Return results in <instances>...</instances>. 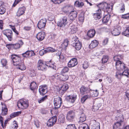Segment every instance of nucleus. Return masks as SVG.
Instances as JSON below:
<instances>
[{"instance_id":"obj_1","label":"nucleus","mask_w":129,"mask_h":129,"mask_svg":"<svg viewBox=\"0 0 129 129\" xmlns=\"http://www.w3.org/2000/svg\"><path fill=\"white\" fill-rule=\"evenodd\" d=\"M98 6L99 9L97 10L96 13L93 14V17L95 20H99L101 18V9H103L104 12L109 13L113 8L112 4H108L106 2L100 3Z\"/></svg>"},{"instance_id":"obj_2","label":"nucleus","mask_w":129,"mask_h":129,"mask_svg":"<svg viewBox=\"0 0 129 129\" xmlns=\"http://www.w3.org/2000/svg\"><path fill=\"white\" fill-rule=\"evenodd\" d=\"M53 64L51 63V61L49 62L45 63L43 60H40L38 62L37 68L38 70L42 71H45L47 69V66L52 67Z\"/></svg>"},{"instance_id":"obj_3","label":"nucleus","mask_w":129,"mask_h":129,"mask_svg":"<svg viewBox=\"0 0 129 129\" xmlns=\"http://www.w3.org/2000/svg\"><path fill=\"white\" fill-rule=\"evenodd\" d=\"M29 106L28 101L27 99H22L18 102L17 106L18 108L21 109H25Z\"/></svg>"},{"instance_id":"obj_4","label":"nucleus","mask_w":129,"mask_h":129,"mask_svg":"<svg viewBox=\"0 0 129 129\" xmlns=\"http://www.w3.org/2000/svg\"><path fill=\"white\" fill-rule=\"evenodd\" d=\"M123 71L122 73H120L119 71H117L116 73V77L118 79H120L122 76H127L129 74V71L128 68L126 67L123 70Z\"/></svg>"},{"instance_id":"obj_5","label":"nucleus","mask_w":129,"mask_h":129,"mask_svg":"<svg viewBox=\"0 0 129 129\" xmlns=\"http://www.w3.org/2000/svg\"><path fill=\"white\" fill-rule=\"evenodd\" d=\"M53 77L55 78L62 81H64L67 80L69 77L68 75L66 74L64 75V74H55L53 76Z\"/></svg>"},{"instance_id":"obj_6","label":"nucleus","mask_w":129,"mask_h":129,"mask_svg":"<svg viewBox=\"0 0 129 129\" xmlns=\"http://www.w3.org/2000/svg\"><path fill=\"white\" fill-rule=\"evenodd\" d=\"M121 27L119 25L114 26L111 30L112 35L114 36H118L120 34Z\"/></svg>"},{"instance_id":"obj_7","label":"nucleus","mask_w":129,"mask_h":129,"mask_svg":"<svg viewBox=\"0 0 129 129\" xmlns=\"http://www.w3.org/2000/svg\"><path fill=\"white\" fill-rule=\"evenodd\" d=\"M11 58L14 66H16L19 62L21 61L20 57L16 55H12Z\"/></svg>"},{"instance_id":"obj_8","label":"nucleus","mask_w":129,"mask_h":129,"mask_svg":"<svg viewBox=\"0 0 129 129\" xmlns=\"http://www.w3.org/2000/svg\"><path fill=\"white\" fill-rule=\"evenodd\" d=\"M67 18L65 16L63 17L57 23V26L60 27H64L67 23Z\"/></svg>"},{"instance_id":"obj_9","label":"nucleus","mask_w":129,"mask_h":129,"mask_svg":"<svg viewBox=\"0 0 129 129\" xmlns=\"http://www.w3.org/2000/svg\"><path fill=\"white\" fill-rule=\"evenodd\" d=\"M56 51L57 50L55 49L52 47H49L44 50L42 49L40 50L39 52V54L41 56H42L44 54L49 53L50 52L53 53L55 51L56 52Z\"/></svg>"},{"instance_id":"obj_10","label":"nucleus","mask_w":129,"mask_h":129,"mask_svg":"<svg viewBox=\"0 0 129 129\" xmlns=\"http://www.w3.org/2000/svg\"><path fill=\"white\" fill-rule=\"evenodd\" d=\"M75 116V111L73 110H71L69 111L66 116L67 119L69 121H72Z\"/></svg>"},{"instance_id":"obj_11","label":"nucleus","mask_w":129,"mask_h":129,"mask_svg":"<svg viewBox=\"0 0 129 129\" xmlns=\"http://www.w3.org/2000/svg\"><path fill=\"white\" fill-rule=\"evenodd\" d=\"M3 33L6 36L9 41H11L12 40L13 34L11 30L6 29L4 30L3 31Z\"/></svg>"},{"instance_id":"obj_12","label":"nucleus","mask_w":129,"mask_h":129,"mask_svg":"<svg viewBox=\"0 0 129 129\" xmlns=\"http://www.w3.org/2000/svg\"><path fill=\"white\" fill-rule=\"evenodd\" d=\"M115 67L117 70L119 71H123L126 67L125 64L120 61H118L115 62Z\"/></svg>"},{"instance_id":"obj_13","label":"nucleus","mask_w":129,"mask_h":129,"mask_svg":"<svg viewBox=\"0 0 129 129\" xmlns=\"http://www.w3.org/2000/svg\"><path fill=\"white\" fill-rule=\"evenodd\" d=\"M61 99L60 97L57 96L54 98V103L55 108H59L61 105Z\"/></svg>"},{"instance_id":"obj_14","label":"nucleus","mask_w":129,"mask_h":129,"mask_svg":"<svg viewBox=\"0 0 129 129\" xmlns=\"http://www.w3.org/2000/svg\"><path fill=\"white\" fill-rule=\"evenodd\" d=\"M80 91L81 94H89L92 92V90L88 87L82 86L80 88Z\"/></svg>"},{"instance_id":"obj_15","label":"nucleus","mask_w":129,"mask_h":129,"mask_svg":"<svg viewBox=\"0 0 129 129\" xmlns=\"http://www.w3.org/2000/svg\"><path fill=\"white\" fill-rule=\"evenodd\" d=\"M39 91L40 94L42 95L45 94L48 92L47 87L46 85H45L40 86Z\"/></svg>"},{"instance_id":"obj_16","label":"nucleus","mask_w":129,"mask_h":129,"mask_svg":"<svg viewBox=\"0 0 129 129\" xmlns=\"http://www.w3.org/2000/svg\"><path fill=\"white\" fill-rule=\"evenodd\" d=\"M77 95L75 94L69 95L67 96V100L69 102L74 103L77 98Z\"/></svg>"},{"instance_id":"obj_17","label":"nucleus","mask_w":129,"mask_h":129,"mask_svg":"<svg viewBox=\"0 0 129 129\" xmlns=\"http://www.w3.org/2000/svg\"><path fill=\"white\" fill-rule=\"evenodd\" d=\"M47 20L46 18L41 19L38 22L37 26L39 29L44 28L45 26Z\"/></svg>"},{"instance_id":"obj_18","label":"nucleus","mask_w":129,"mask_h":129,"mask_svg":"<svg viewBox=\"0 0 129 129\" xmlns=\"http://www.w3.org/2000/svg\"><path fill=\"white\" fill-rule=\"evenodd\" d=\"M23 44V43L22 41L20 40L18 41V43L14 44H8L7 45V46H11L14 49H17L19 48Z\"/></svg>"},{"instance_id":"obj_19","label":"nucleus","mask_w":129,"mask_h":129,"mask_svg":"<svg viewBox=\"0 0 129 129\" xmlns=\"http://www.w3.org/2000/svg\"><path fill=\"white\" fill-rule=\"evenodd\" d=\"M78 63L76 59L73 58L71 59L68 62V66L69 67L71 68L74 67L76 66Z\"/></svg>"},{"instance_id":"obj_20","label":"nucleus","mask_w":129,"mask_h":129,"mask_svg":"<svg viewBox=\"0 0 129 129\" xmlns=\"http://www.w3.org/2000/svg\"><path fill=\"white\" fill-rule=\"evenodd\" d=\"M35 55L34 51L32 50H28L22 54V55L24 57H29L33 56Z\"/></svg>"},{"instance_id":"obj_21","label":"nucleus","mask_w":129,"mask_h":129,"mask_svg":"<svg viewBox=\"0 0 129 129\" xmlns=\"http://www.w3.org/2000/svg\"><path fill=\"white\" fill-rule=\"evenodd\" d=\"M25 10V7L24 6L19 8L16 13L17 16L19 17L23 15L24 13Z\"/></svg>"},{"instance_id":"obj_22","label":"nucleus","mask_w":129,"mask_h":129,"mask_svg":"<svg viewBox=\"0 0 129 129\" xmlns=\"http://www.w3.org/2000/svg\"><path fill=\"white\" fill-rule=\"evenodd\" d=\"M92 122L93 123L91 126L92 129H100V124L99 122H96L95 120H92Z\"/></svg>"},{"instance_id":"obj_23","label":"nucleus","mask_w":129,"mask_h":129,"mask_svg":"<svg viewBox=\"0 0 129 129\" xmlns=\"http://www.w3.org/2000/svg\"><path fill=\"white\" fill-rule=\"evenodd\" d=\"M45 36V33L44 32H40L37 34L36 37L39 41H41L44 39Z\"/></svg>"},{"instance_id":"obj_24","label":"nucleus","mask_w":129,"mask_h":129,"mask_svg":"<svg viewBox=\"0 0 129 129\" xmlns=\"http://www.w3.org/2000/svg\"><path fill=\"white\" fill-rule=\"evenodd\" d=\"M77 42H74L73 44V45L74 47L76 49L79 50L81 48L82 44L79 41H76Z\"/></svg>"},{"instance_id":"obj_25","label":"nucleus","mask_w":129,"mask_h":129,"mask_svg":"<svg viewBox=\"0 0 129 129\" xmlns=\"http://www.w3.org/2000/svg\"><path fill=\"white\" fill-rule=\"evenodd\" d=\"M69 86L68 85L66 84H64L59 88V91L62 93H64L68 88Z\"/></svg>"},{"instance_id":"obj_26","label":"nucleus","mask_w":129,"mask_h":129,"mask_svg":"<svg viewBox=\"0 0 129 129\" xmlns=\"http://www.w3.org/2000/svg\"><path fill=\"white\" fill-rule=\"evenodd\" d=\"M77 13L75 11H71L69 14V18L71 20H73L76 18Z\"/></svg>"},{"instance_id":"obj_27","label":"nucleus","mask_w":129,"mask_h":129,"mask_svg":"<svg viewBox=\"0 0 129 129\" xmlns=\"http://www.w3.org/2000/svg\"><path fill=\"white\" fill-rule=\"evenodd\" d=\"M123 119L120 120L119 121H117L115 123L113 126V129H120L121 125V123L123 121Z\"/></svg>"},{"instance_id":"obj_28","label":"nucleus","mask_w":129,"mask_h":129,"mask_svg":"<svg viewBox=\"0 0 129 129\" xmlns=\"http://www.w3.org/2000/svg\"><path fill=\"white\" fill-rule=\"evenodd\" d=\"M17 69L20 70L22 71L25 70L26 69V67L24 64L23 63L19 62L17 66Z\"/></svg>"},{"instance_id":"obj_29","label":"nucleus","mask_w":129,"mask_h":129,"mask_svg":"<svg viewBox=\"0 0 129 129\" xmlns=\"http://www.w3.org/2000/svg\"><path fill=\"white\" fill-rule=\"evenodd\" d=\"M98 42L97 40H94L92 41L89 45V47L90 49L94 48L98 45Z\"/></svg>"},{"instance_id":"obj_30","label":"nucleus","mask_w":129,"mask_h":129,"mask_svg":"<svg viewBox=\"0 0 129 129\" xmlns=\"http://www.w3.org/2000/svg\"><path fill=\"white\" fill-rule=\"evenodd\" d=\"M1 114L2 115H6L8 113V110L6 105L5 104L4 106H2Z\"/></svg>"},{"instance_id":"obj_31","label":"nucleus","mask_w":129,"mask_h":129,"mask_svg":"<svg viewBox=\"0 0 129 129\" xmlns=\"http://www.w3.org/2000/svg\"><path fill=\"white\" fill-rule=\"evenodd\" d=\"M91 95L89 94H87L84 95L81 98V101L82 103H84L86 100L91 98Z\"/></svg>"},{"instance_id":"obj_32","label":"nucleus","mask_w":129,"mask_h":129,"mask_svg":"<svg viewBox=\"0 0 129 129\" xmlns=\"http://www.w3.org/2000/svg\"><path fill=\"white\" fill-rule=\"evenodd\" d=\"M86 117L85 114L83 113H82L80 115L78 123H80L84 122L86 120Z\"/></svg>"},{"instance_id":"obj_33","label":"nucleus","mask_w":129,"mask_h":129,"mask_svg":"<svg viewBox=\"0 0 129 129\" xmlns=\"http://www.w3.org/2000/svg\"><path fill=\"white\" fill-rule=\"evenodd\" d=\"M95 34V31L93 29H91L87 33V36L90 38L93 37Z\"/></svg>"},{"instance_id":"obj_34","label":"nucleus","mask_w":129,"mask_h":129,"mask_svg":"<svg viewBox=\"0 0 129 129\" xmlns=\"http://www.w3.org/2000/svg\"><path fill=\"white\" fill-rule=\"evenodd\" d=\"M74 5L75 6L79 8H82L84 5V3L83 2H80L78 1H76Z\"/></svg>"},{"instance_id":"obj_35","label":"nucleus","mask_w":129,"mask_h":129,"mask_svg":"<svg viewBox=\"0 0 129 129\" xmlns=\"http://www.w3.org/2000/svg\"><path fill=\"white\" fill-rule=\"evenodd\" d=\"M122 34L127 37H129V27H126L125 30L122 33Z\"/></svg>"},{"instance_id":"obj_36","label":"nucleus","mask_w":129,"mask_h":129,"mask_svg":"<svg viewBox=\"0 0 129 129\" xmlns=\"http://www.w3.org/2000/svg\"><path fill=\"white\" fill-rule=\"evenodd\" d=\"M101 106V104L100 103H98L96 105H94L92 107V110L93 111H97L99 109V108Z\"/></svg>"},{"instance_id":"obj_37","label":"nucleus","mask_w":129,"mask_h":129,"mask_svg":"<svg viewBox=\"0 0 129 129\" xmlns=\"http://www.w3.org/2000/svg\"><path fill=\"white\" fill-rule=\"evenodd\" d=\"M58 54V56H59V60L60 61L62 62H63L66 60L65 58V55L63 54H61L59 52Z\"/></svg>"},{"instance_id":"obj_38","label":"nucleus","mask_w":129,"mask_h":129,"mask_svg":"<svg viewBox=\"0 0 129 129\" xmlns=\"http://www.w3.org/2000/svg\"><path fill=\"white\" fill-rule=\"evenodd\" d=\"M30 86V89L32 90H34L37 87L36 83L34 82H33L31 83Z\"/></svg>"},{"instance_id":"obj_39","label":"nucleus","mask_w":129,"mask_h":129,"mask_svg":"<svg viewBox=\"0 0 129 129\" xmlns=\"http://www.w3.org/2000/svg\"><path fill=\"white\" fill-rule=\"evenodd\" d=\"M80 129H89L88 125L86 123H82L79 126Z\"/></svg>"},{"instance_id":"obj_40","label":"nucleus","mask_w":129,"mask_h":129,"mask_svg":"<svg viewBox=\"0 0 129 129\" xmlns=\"http://www.w3.org/2000/svg\"><path fill=\"white\" fill-rule=\"evenodd\" d=\"M68 44V41L67 39L65 40L61 44V47L62 48H64L66 47Z\"/></svg>"},{"instance_id":"obj_41","label":"nucleus","mask_w":129,"mask_h":129,"mask_svg":"<svg viewBox=\"0 0 129 129\" xmlns=\"http://www.w3.org/2000/svg\"><path fill=\"white\" fill-rule=\"evenodd\" d=\"M84 19V15L83 14H81L79 15V23L80 24H83Z\"/></svg>"},{"instance_id":"obj_42","label":"nucleus","mask_w":129,"mask_h":129,"mask_svg":"<svg viewBox=\"0 0 129 129\" xmlns=\"http://www.w3.org/2000/svg\"><path fill=\"white\" fill-rule=\"evenodd\" d=\"M110 16H104L103 19L102 21L104 23H106L109 21L110 19Z\"/></svg>"},{"instance_id":"obj_43","label":"nucleus","mask_w":129,"mask_h":129,"mask_svg":"<svg viewBox=\"0 0 129 129\" xmlns=\"http://www.w3.org/2000/svg\"><path fill=\"white\" fill-rule=\"evenodd\" d=\"M89 94L91 95V97H94L98 96L99 93L98 92V90H96L93 92L92 91V92H91V93H89Z\"/></svg>"},{"instance_id":"obj_44","label":"nucleus","mask_w":129,"mask_h":129,"mask_svg":"<svg viewBox=\"0 0 129 129\" xmlns=\"http://www.w3.org/2000/svg\"><path fill=\"white\" fill-rule=\"evenodd\" d=\"M21 113L20 111L14 112L12 113L10 115V117L11 118H13L16 116H18Z\"/></svg>"},{"instance_id":"obj_45","label":"nucleus","mask_w":129,"mask_h":129,"mask_svg":"<svg viewBox=\"0 0 129 129\" xmlns=\"http://www.w3.org/2000/svg\"><path fill=\"white\" fill-rule=\"evenodd\" d=\"M47 99V96L45 95L44 96L41 98L38 99V102L39 103H40L45 101Z\"/></svg>"},{"instance_id":"obj_46","label":"nucleus","mask_w":129,"mask_h":129,"mask_svg":"<svg viewBox=\"0 0 129 129\" xmlns=\"http://www.w3.org/2000/svg\"><path fill=\"white\" fill-rule=\"evenodd\" d=\"M65 129H77L74 124H70L67 125Z\"/></svg>"},{"instance_id":"obj_47","label":"nucleus","mask_w":129,"mask_h":129,"mask_svg":"<svg viewBox=\"0 0 129 129\" xmlns=\"http://www.w3.org/2000/svg\"><path fill=\"white\" fill-rule=\"evenodd\" d=\"M65 118L63 115L59 116L58 120L60 123H63L65 121Z\"/></svg>"},{"instance_id":"obj_48","label":"nucleus","mask_w":129,"mask_h":129,"mask_svg":"<svg viewBox=\"0 0 129 129\" xmlns=\"http://www.w3.org/2000/svg\"><path fill=\"white\" fill-rule=\"evenodd\" d=\"M122 59V58L121 56L118 55L115 56L113 57L114 60L116 61V62H117L118 61H120V60Z\"/></svg>"},{"instance_id":"obj_49","label":"nucleus","mask_w":129,"mask_h":129,"mask_svg":"<svg viewBox=\"0 0 129 129\" xmlns=\"http://www.w3.org/2000/svg\"><path fill=\"white\" fill-rule=\"evenodd\" d=\"M89 65V63L87 61H85L83 64V68L84 69H86L88 67Z\"/></svg>"},{"instance_id":"obj_50","label":"nucleus","mask_w":129,"mask_h":129,"mask_svg":"<svg viewBox=\"0 0 129 129\" xmlns=\"http://www.w3.org/2000/svg\"><path fill=\"white\" fill-rule=\"evenodd\" d=\"M71 30V33L72 34L75 33L77 30V27L75 25H73L70 28Z\"/></svg>"},{"instance_id":"obj_51","label":"nucleus","mask_w":129,"mask_h":129,"mask_svg":"<svg viewBox=\"0 0 129 129\" xmlns=\"http://www.w3.org/2000/svg\"><path fill=\"white\" fill-rule=\"evenodd\" d=\"M69 70V69L68 67H64L62 70L61 72V74H64L68 72Z\"/></svg>"},{"instance_id":"obj_52","label":"nucleus","mask_w":129,"mask_h":129,"mask_svg":"<svg viewBox=\"0 0 129 129\" xmlns=\"http://www.w3.org/2000/svg\"><path fill=\"white\" fill-rule=\"evenodd\" d=\"M6 9L4 7H0V14H3L6 12Z\"/></svg>"},{"instance_id":"obj_53","label":"nucleus","mask_w":129,"mask_h":129,"mask_svg":"<svg viewBox=\"0 0 129 129\" xmlns=\"http://www.w3.org/2000/svg\"><path fill=\"white\" fill-rule=\"evenodd\" d=\"M108 59V57L107 56H104L102 59V62L104 63L106 62L107 61Z\"/></svg>"},{"instance_id":"obj_54","label":"nucleus","mask_w":129,"mask_h":129,"mask_svg":"<svg viewBox=\"0 0 129 129\" xmlns=\"http://www.w3.org/2000/svg\"><path fill=\"white\" fill-rule=\"evenodd\" d=\"M1 62L3 67H5L6 66L7 61L6 59H3L1 60Z\"/></svg>"},{"instance_id":"obj_55","label":"nucleus","mask_w":129,"mask_h":129,"mask_svg":"<svg viewBox=\"0 0 129 129\" xmlns=\"http://www.w3.org/2000/svg\"><path fill=\"white\" fill-rule=\"evenodd\" d=\"M55 4H59L65 0H51Z\"/></svg>"},{"instance_id":"obj_56","label":"nucleus","mask_w":129,"mask_h":129,"mask_svg":"<svg viewBox=\"0 0 129 129\" xmlns=\"http://www.w3.org/2000/svg\"><path fill=\"white\" fill-rule=\"evenodd\" d=\"M50 119L55 124L57 120V117L56 116H55L52 117Z\"/></svg>"},{"instance_id":"obj_57","label":"nucleus","mask_w":129,"mask_h":129,"mask_svg":"<svg viewBox=\"0 0 129 129\" xmlns=\"http://www.w3.org/2000/svg\"><path fill=\"white\" fill-rule=\"evenodd\" d=\"M54 124L51 121L50 119H49L47 122V124L49 126H53Z\"/></svg>"},{"instance_id":"obj_58","label":"nucleus","mask_w":129,"mask_h":129,"mask_svg":"<svg viewBox=\"0 0 129 129\" xmlns=\"http://www.w3.org/2000/svg\"><path fill=\"white\" fill-rule=\"evenodd\" d=\"M122 18L124 19H129V13L126 14L122 15Z\"/></svg>"},{"instance_id":"obj_59","label":"nucleus","mask_w":129,"mask_h":129,"mask_svg":"<svg viewBox=\"0 0 129 129\" xmlns=\"http://www.w3.org/2000/svg\"><path fill=\"white\" fill-rule=\"evenodd\" d=\"M108 40L107 38H106L103 41L102 43L103 45H106L108 43Z\"/></svg>"},{"instance_id":"obj_60","label":"nucleus","mask_w":129,"mask_h":129,"mask_svg":"<svg viewBox=\"0 0 129 129\" xmlns=\"http://www.w3.org/2000/svg\"><path fill=\"white\" fill-rule=\"evenodd\" d=\"M124 7V4H122L121 8L120 10V11L122 13L125 10Z\"/></svg>"},{"instance_id":"obj_61","label":"nucleus","mask_w":129,"mask_h":129,"mask_svg":"<svg viewBox=\"0 0 129 129\" xmlns=\"http://www.w3.org/2000/svg\"><path fill=\"white\" fill-rule=\"evenodd\" d=\"M3 117L0 115V121L1 124V125L3 128L4 127V121H3Z\"/></svg>"},{"instance_id":"obj_62","label":"nucleus","mask_w":129,"mask_h":129,"mask_svg":"<svg viewBox=\"0 0 129 129\" xmlns=\"http://www.w3.org/2000/svg\"><path fill=\"white\" fill-rule=\"evenodd\" d=\"M15 123H14L12 126V127L14 128L13 129H17L18 127V125L16 123L15 121H14Z\"/></svg>"},{"instance_id":"obj_63","label":"nucleus","mask_w":129,"mask_h":129,"mask_svg":"<svg viewBox=\"0 0 129 129\" xmlns=\"http://www.w3.org/2000/svg\"><path fill=\"white\" fill-rule=\"evenodd\" d=\"M125 93L126 96L129 100V88L125 92Z\"/></svg>"},{"instance_id":"obj_64","label":"nucleus","mask_w":129,"mask_h":129,"mask_svg":"<svg viewBox=\"0 0 129 129\" xmlns=\"http://www.w3.org/2000/svg\"><path fill=\"white\" fill-rule=\"evenodd\" d=\"M72 41L73 42L74 41L75 42H77L76 41H79L78 40V38L76 37H74L72 39Z\"/></svg>"}]
</instances>
